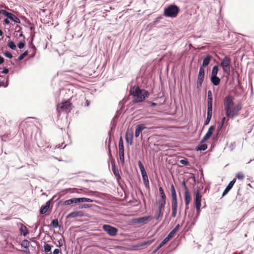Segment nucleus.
I'll list each match as a JSON object with an SVG mask.
<instances>
[{
  "mask_svg": "<svg viewBox=\"0 0 254 254\" xmlns=\"http://www.w3.org/2000/svg\"><path fill=\"white\" fill-rule=\"evenodd\" d=\"M234 98L231 95L226 96L223 101L224 108L227 117L234 119L237 117V112L234 113Z\"/></svg>",
  "mask_w": 254,
  "mask_h": 254,
  "instance_id": "f257e3e1",
  "label": "nucleus"
},
{
  "mask_svg": "<svg viewBox=\"0 0 254 254\" xmlns=\"http://www.w3.org/2000/svg\"><path fill=\"white\" fill-rule=\"evenodd\" d=\"M130 94L133 96V103L142 102L149 96V93L147 90L140 89L138 86H133L130 89Z\"/></svg>",
  "mask_w": 254,
  "mask_h": 254,
  "instance_id": "f03ea898",
  "label": "nucleus"
},
{
  "mask_svg": "<svg viewBox=\"0 0 254 254\" xmlns=\"http://www.w3.org/2000/svg\"><path fill=\"white\" fill-rule=\"evenodd\" d=\"M171 192L172 197V216L175 217L177 215L178 203L177 194L175 187L173 185L171 186Z\"/></svg>",
  "mask_w": 254,
  "mask_h": 254,
  "instance_id": "7ed1b4c3",
  "label": "nucleus"
},
{
  "mask_svg": "<svg viewBox=\"0 0 254 254\" xmlns=\"http://www.w3.org/2000/svg\"><path fill=\"white\" fill-rule=\"evenodd\" d=\"M179 11V7L176 5H170L164 10V15L167 17H176Z\"/></svg>",
  "mask_w": 254,
  "mask_h": 254,
  "instance_id": "20e7f679",
  "label": "nucleus"
},
{
  "mask_svg": "<svg viewBox=\"0 0 254 254\" xmlns=\"http://www.w3.org/2000/svg\"><path fill=\"white\" fill-rule=\"evenodd\" d=\"M231 62L230 58L226 56L221 61L220 63V66L222 67L223 72L227 75H229L230 74Z\"/></svg>",
  "mask_w": 254,
  "mask_h": 254,
  "instance_id": "39448f33",
  "label": "nucleus"
},
{
  "mask_svg": "<svg viewBox=\"0 0 254 254\" xmlns=\"http://www.w3.org/2000/svg\"><path fill=\"white\" fill-rule=\"evenodd\" d=\"M70 106V102L66 101L59 104L57 106V110L59 113L64 112L66 113H68L71 111Z\"/></svg>",
  "mask_w": 254,
  "mask_h": 254,
  "instance_id": "423d86ee",
  "label": "nucleus"
},
{
  "mask_svg": "<svg viewBox=\"0 0 254 254\" xmlns=\"http://www.w3.org/2000/svg\"><path fill=\"white\" fill-rule=\"evenodd\" d=\"M102 228L111 236H115L117 234L118 229L111 225L105 224Z\"/></svg>",
  "mask_w": 254,
  "mask_h": 254,
  "instance_id": "0eeeda50",
  "label": "nucleus"
},
{
  "mask_svg": "<svg viewBox=\"0 0 254 254\" xmlns=\"http://www.w3.org/2000/svg\"><path fill=\"white\" fill-rule=\"evenodd\" d=\"M201 195H200L198 190H197L194 197V204L197 214L200 212L201 206Z\"/></svg>",
  "mask_w": 254,
  "mask_h": 254,
  "instance_id": "6e6552de",
  "label": "nucleus"
},
{
  "mask_svg": "<svg viewBox=\"0 0 254 254\" xmlns=\"http://www.w3.org/2000/svg\"><path fill=\"white\" fill-rule=\"evenodd\" d=\"M152 219L151 216H144L137 218H135L132 220V223L134 224H145L147 221Z\"/></svg>",
  "mask_w": 254,
  "mask_h": 254,
  "instance_id": "1a4fd4ad",
  "label": "nucleus"
},
{
  "mask_svg": "<svg viewBox=\"0 0 254 254\" xmlns=\"http://www.w3.org/2000/svg\"><path fill=\"white\" fill-rule=\"evenodd\" d=\"M214 129V127L213 126H210L209 127L207 132H206V133L205 134V135H204V136L203 137V138L202 139V142H204L206 141L207 140H208L210 137V136H211V135L213 133Z\"/></svg>",
  "mask_w": 254,
  "mask_h": 254,
  "instance_id": "9d476101",
  "label": "nucleus"
},
{
  "mask_svg": "<svg viewBox=\"0 0 254 254\" xmlns=\"http://www.w3.org/2000/svg\"><path fill=\"white\" fill-rule=\"evenodd\" d=\"M236 181V179L235 178L233 180H232L226 187L224 191L223 192L222 196H224L228 193L229 190L232 188L234 184Z\"/></svg>",
  "mask_w": 254,
  "mask_h": 254,
  "instance_id": "9b49d317",
  "label": "nucleus"
},
{
  "mask_svg": "<svg viewBox=\"0 0 254 254\" xmlns=\"http://www.w3.org/2000/svg\"><path fill=\"white\" fill-rule=\"evenodd\" d=\"M191 200V197L189 193V191L187 187H185V203L186 205H188Z\"/></svg>",
  "mask_w": 254,
  "mask_h": 254,
  "instance_id": "f8f14e48",
  "label": "nucleus"
},
{
  "mask_svg": "<svg viewBox=\"0 0 254 254\" xmlns=\"http://www.w3.org/2000/svg\"><path fill=\"white\" fill-rule=\"evenodd\" d=\"M146 128L145 125L139 124L138 125L135 130V136L137 137L139 136L140 132Z\"/></svg>",
  "mask_w": 254,
  "mask_h": 254,
  "instance_id": "ddd939ff",
  "label": "nucleus"
},
{
  "mask_svg": "<svg viewBox=\"0 0 254 254\" xmlns=\"http://www.w3.org/2000/svg\"><path fill=\"white\" fill-rule=\"evenodd\" d=\"M83 213L81 211H74L70 213L66 216L67 218H75L77 217H81Z\"/></svg>",
  "mask_w": 254,
  "mask_h": 254,
  "instance_id": "4468645a",
  "label": "nucleus"
},
{
  "mask_svg": "<svg viewBox=\"0 0 254 254\" xmlns=\"http://www.w3.org/2000/svg\"><path fill=\"white\" fill-rule=\"evenodd\" d=\"M112 171L114 174V175L116 177V179L117 180H119L121 177L119 174V171L118 169L115 166V162L112 163Z\"/></svg>",
  "mask_w": 254,
  "mask_h": 254,
  "instance_id": "2eb2a0df",
  "label": "nucleus"
},
{
  "mask_svg": "<svg viewBox=\"0 0 254 254\" xmlns=\"http://www.w3.org/2000/svg\"><path fill=\"white\" fill-rule=\"evenodd\" d=\"M180 227V225L178 224L168 235V236L166 237L168 240H170L171 238H172L176 232L178 231L179 228Z\"/></svg>",
  "mask_w": 254,
  "mask_h": 254,
  "instance_id": "dca6fc26",
  "label": "nucleus"
},
{
  "mask_svg": "<svg viewBox=\"0 0 254 254\" xmlns=\"http://www.w3.org/2000/svg\"><path fill=\"white\" fill-rule=\"evenodd\" d=\"M133 139V133L132 132H127L126 134V140L127 142L130 145L132 144Z\"/></svg>",
  "mask_w": 254,
  "mask_h": 254,
  "instance_id": "f3484780",
  "label": "nucleus"
},
{
  "mask_svg": "<svg viewBox=\"0 0 254 254\" xmlns=\"http://www.w3.org/2000/svg\"><path fill=\"white\" fill-rule=\"evenodd\" d=\"M212 57L210 55H207L203 60L202 62V67L206 66L208 65L210 63V60H211Z\"/></svg>",
  "mask_w": 254,
  "mask_h": 254,
  "instance_id": "a211bd4d",
  "label": "nucleus"
},
{
  "mask_svg": "<svg viewBox=\"0 0 254 254\" xmlns=\"http://www.w3.org/2000/svg\"><path fill=\"white\" fill-rule=\"evenodd\" d=\"M210 80L213 85L215 86L219 85L220 82V78L217 76H211Z\"/></svg>",
  "mask_w": 254,
  "mask_h": 254,
  "instance_id": "6ab92c4d",
  "label": "nucleus"
},
{
  "mask_svg": "<svg viewBox=\"0 0 254 254\" xmlns=\"http://www.w3.org/2000/svg\"><path fill=\"white\" fill-rule=\"evenodd\" d=\"M204 76L198 75L196 83V87L197 89H199L201 87L202 82L204 80Z\"/></svg>",
  "mask_w": 254,
  "mask_h": 254,
  "instance_id": "aec40b11",
  "label": "nucleus"
},
{
  "mask_svg": "<svg viewBox=\"0 0 254 254\" xmlns=\"http://www.w3.org/2000/svg\"><path fill=\"white\" fill-rule=\"evenodd\" d=\"M50 206V202L48 201L47 202L46 204L44 206H42L40 210V213L41 214H45L48 210Z\"/></svg>",
  "mask_w": 254,
  "mask_h": 254,
  "instance_id": "412c9836",
  "label": "nucleus"
},
{
  "mask_svg": "<svg viewBox=\"0 0 254 254\" xmlns=\"http://www.w3.org/2000/svg\"><path fill=\"white\" fill-rule=\"evenodd\" d=\"M157 203L158 205V209L164 210L166 204V199H160L157 201Z\"/></svg>",
  "mask_w": 254,
  "mask_h": 254,
  "instance_id": "4be33fe9",
  "label": "nucleus"
},
{
  "mask_svg": "<svg viewBox=\"0 0 254 254\" xmlns=\"http://www.w3.org/2000/svg\"><path fill=\"white\" fill-rule=\"evenodd\" d=\"M19 231L20 232V234L24 236H26L28 233L27 227L23 225H21L19 229Z\"/></svg>",
  "mask_w": 254,
  "mask_h": 254,
  "instance_id": "5701e85b",
  "label": "nucleus"
},
{
  "mask_svg": "<svg viewBox=\"0 0 254 254\" xmlns=\"http://www.w3.org/2000/svg\"><path fill=\"white\" fill-rule=\"evenodd\" d=\"M119 153H124V142L122 137H121L119 142Z\"/></svg>",
  "mask_w": 254,
  "mask_h": 254,
  "instance_id": "b1692460",
  "label": "nucleus"
},
{
  "mask_svg": "<svg viewBox=\"0 0 254 254\" xmlns=\"http://www.w3.org/2000/svg\"><path fill=\"white\" fill-rule=\"evenodd\" d=\"M207 148V145L206 144L203 143L202 141L200 144L198 145V146L196 148V150L198 151H204Z\"/></svg>",
  "mask_w": 254,
  "mask_h": 254,
  "instance_id": "393cba45",
  "label": "nucleus"
},
{
  "mask_svg": "<svg viewBox=\"0 0 254 254\" xmlns=\"http://www.w3.org/2000/svg\"><path fill=\"white\" fill-rule=\"evenodd\" d=\"M141 175H142V180H143V183H144L145 186L146 187H149V180L148 179V176L147 175V174L146 173L143 174H142Z\"/></svg>",
  "mask_w": 254,
  "mask_h": 254,
  "instance_id": "a878e982",
  "label": "nucleus"
},
{
  "mask_svg": "<svg viewBox=\"0 0 254 254\" xmlns=\"http://www.w3.org/2000/svg\"><path fill=\"white\" fill-rule=\"evenodd\" d=\"M163 215V210L158 209L156 212V215L155 218L157 220L159 221L160 218L162 217Z\"/></svg>",
  "mask_w": 254,
  "mask_h": 254,
  "instance_id": "bb28decb",
  "label": "nucleus"
},
{
  "mask_svg": "<svg viewBox=\"0 0 254 254\" xmlns=\"http://www.w3.org/2000/svg\"><path fill=\"white\" fill-rule=\"evenodd\" d=\"M168 241H169V240H168L166 238H165L161 243L160 244L157 246L156 250L154 251V253H156L157 251H158L163 245H164Z\"/></svg>",
  "mask_w": 254,
  "mask_h": 254,
  "instance_id": "cd10ccee",
  "label": "nucleus"
},
{
  "mask_svg": "<svg viewBox=\"0 0 254 254\" xmlns=\"http://www.w3.org/2000/svg\"><path fill=\"white\" fill-rule=\"evenodd\" d=\"M153 241H154L153 239L144 241V242H141V243L138 244V246L139 247H143V246H145L146 245H149L151 244L153 242Z\"/></svg>",
  "mask_w": 254,
  "mask_h": 254,
  "instance_id": "c85d7f7f",
  "label": "nucleus"
},
{
  "mask_svg": "<svg viewBox=\"0 0 254 254\" xmlns=\"http://www.w3.org/2000/svg\"><path fill=\"white\" fill-rule=\"evenodd\" d=\"M72 203H77L76 198H73L71 199H69L66 200L64 201V204L66 205H69Z\"/></svg>",
  "mask_w": 254,
  "mask_h": 254,
  "instance_id": "c756f323",
  "label": "nucleus"
},
{
  "mask_svg": "<svg viewBox=\"0 0 254 254\" xmlns=\"http://www.w3.org/2000/svg\"><path fill=\"white\" fill-rule=\"evenodd\" d=\"M218 71V65H215L212 68L211 76H217Z\"/></svg>",
  "mask_w": 254,
  "mask_h": 254,
  "instance_id": "7c9ffc66",
  "label": "nucleus"
},
{
  "mask_svg": "<svg viewBox=\"0 0 254 254\" xmlns=\"http://www.w3.org/2000/svg\"><path fill=\"white\" fill-rule=\"evenodd\" d=\"M30 243L27 240H24L22 241L21 246L22 247L24 248L25 249H28V247L29 246Z\"/></svg>",
  "mask_w": 254,
  "mask_h": 254,
  "instance_id": "2f4dec72",
  "label": "nucleus"
},
{
  "mask_svg": "<svg viewBox=\"0 0 254 254\" xmlns=\"http://www.w3.org/2000/svg\"><path fill=\"white\" fill-rule=\"evenodd\" d=\"M138 167L140 169L141 175L146 173L145 168L140 161H139L138 162Z\"/></svg>",
  "mask_w": 254,
  "mask_h": 254,
  "instance_id": "473e14b6",
  "label": "nucleus"
},
{
  "mask_svg": "<svg viewBox=\"0 0 254 254\" xmlns=\"http://www.w3.org/2000/svg\"><path fill=\"white\" fill-rule=\"evenodd\" d=\"M138 167L140 169L141 175L146 173L145 168L140 161H139L138 162Z\"/></svg>",
  "mask_w": 254,
  "mask_h": 254,
  "instance_id": "72a5a7b5",
  "label": "nucleus"
},
{
  "mask_svg": "<svg viewBox=\"0 0 254 254\" xmlns=\"http://www.w3.org/2000/svg\"><path fill=\"white\" fill-rule=\"evenodd\" d=\"M159 193L161 196L160 199H166V195L162 187L159 188Z\"/></svg>",
  "mask_w": 254,
  "mask_h": 254,
  "instance_id": "f704fd0d",
  "label": "nucleus"
},
{
  "mask_svg": "<svg viewBox=\"0 0 254 254\" xmlns=\"http://www.w3.org/2000/svg\"><path fill=\"white\" fill-rule=\"evenodd\" d=\"M7 46L12 50H15L16 48L15 43L11 41H9L8 42Z\"/></svg>",
  "mask_w": 254,
  "mask_h": 254,
  "instance_id": "c9c22d12",
  "label": "nucleus"
},
{
  "mask_svg": "<svg viewBox=\"0 0 254 254\" xmlns=\"http://www.w3.org/2000/svg\"><path fill=\"white\" fill-rule=\"evenodd\" d=\"M10 19L16 23H20V19L13 14H12L11 18H10Z\"/></svg>",
  "mask_w": 254,
  "mask_h": 254,
  "instance_id": "e433bc0d",
  "label": "nucleus"
},
{
  "mask_svg": "<svg viewBox=\"0 0 254 254\" xmlns=\"http://www.w3.org/2000/svg\"><path fill=\"white\" fill-rule=\"evenodd\" d=\"M1 12H2V14L6 16L9 19H10V18H11V16L12 14V13H9L4 9H1Z\"/></svg>",
  "mask_w": 254,
  "mask_h": 254,
  "instance_id": "4c0bfd02",
  "label": "nucleus"
},
{
  "mask_svg": "<svg viewBox=\"0 0 254 254\" xmlns=\"http://www.w3.org/2000/svg\"><path fill=\"white\" fill-rule=\"evenodd\" d=\"M44 251L46 253L50 252L51 250V247L49 244H45L44 246Z\"/></svg>",
  "mask_w": 254,
  "mask_h": 254,
  "instance_id": "58836bf2",
  "label": "nucleus"
},
{
  "mask_svg": "<svg viewBox=\"0 0 254 254\" xmlns=\"http://www.w3.org/2000/svg\"><path fill=\"white\" fill-rule=\"evenodd\" d=\"M52 225L54 228H57L59 226V221L57 219H54L52 222Z\"/></svg>",
  "mask_w": 254,
  "mask_h": 254,
  "instance_id": "ea45409f",
  "label": "nucleus"
},
{
  "mask_svg": "<svg viewBox=\"0 0 254 254\" xmlns=\"http://www.w3.org/2000/svg\"><path fill=\"white\" fill-rule=\"evenodd\" d=\"M212 105H207V115L212 116Z\"/></svg>",
  "mask_w": 254,
  "mask_h": 254,
  "instance_id": "a19ab883",
  "label": "nucleus"
},
{
  "mask_svg": "<svg viewBox=\"0 0 254 254\" xmlns=\"http://www.w3.org/2000/svg\"><path fill=\"white\" fill-rule=\"evenodd\" d=\"M242 106L241 105H237L235 107L234 113L237 112V116L239 115V111L241 110Z\"/></svg>",
  "mask_w": 254,
  "mask_h": 254,
  "instance_id": "79ce46f5",
  "label": "nucleus"
},
{
  "mask_svg": "<svg viewBox=\"0 0 254 254\" xmlns=\"http://www.w3.org/2000/svg\"><path fill=\"white\" fill-rule=\"evenodd\" d=\"M242 106L241 105H237L235 107L234 113L237 112V116L239 115V111L241 110Z\"/></svg>",
  "mask_w": 254,
  "mask_h": 254,
  "instance_id": "37998d69",
  "label": "nucleus"
},
{
  "mask_svg": "<svg viewBox=\"0 0 254 254\" xmlns=\"http://www.w3.org/2000/svg\"><path fill=\"white\" fill-rule=\"evenodd\" d=\"M28 51H25L23 54L20 55L18 57V60L21 61L23 60L27 55H28Z\"/></svg>",
  "mask_w": 254,
  "mask_h": 254,
  "instance_id": "c03bdc74",
  "label": "nucleus"
},
{
  "mask_svg": "<svg viewBox=\"0 0 254 254\" xmlns=\"http://www.w3.org/2000/svg\"><path fill=\"white\" fill-rule=\"evenodd\" d=\"M236 177L238 180H243L245 176L243 173L239 172L237 174Z\"/></svg>",
  "mask_w": 254,
  "mask_h": 254,
  "instance_id": "a18cd8bd",
  "label": "nucleus"
},
{
  "mask_svg": "<svg viewBox=\"0 0 254 254\" xmlns=\"http://www.w3.org/2000/svg\"><path fill=\"white\" fill-rule=\"evenodd\" d=\"M204 72H205L204 69L203 68V67L202 66H201L199 69L198 75L204 76Z\"/></svg>",
  "mask_w": 254,
  "mask_h": 254,
  "instance_id": "49530a36",
  "label": "nucleus"
},
{
  "mask_svg": "<svg viewBox=\"0 0 254 254\" xmlns=\"http://www.w3.org/2000/svg\"><path fill=\"white\" fill-rule=\"evenodd\" d=\"M76 203L79 202H86V197H80V198H76Z\"/></svg>",
  "mask_w": 254,
  "mask_h": 254,
  "instance_id": "de8ad7c7",
  "label": "nucleus"
},
{
  "mask_svg": "<svg viewBox=\"0 0 254 254\" xmlns=\"http://www.w3.org/2000/svg\"><path fill=\"white\" fill-rule=\"evenodd\" d=\"M120 160L122 164L125 163L124 153H119Z\"/></svg>",
  "mask_w": 254,
  "mask_h": 254,
  "instance_id": "09e8293b",
  "label": "nucleus"
},
{
  "mask_svg": "<svg viewBox=\"0 0 254 254\" xmlns=\"http://www.w3.org/2000/svg\"><path fill=\"white\" fill-rule=\"evenodd\" d=\"M225 121H226V118L225 117L222 118L221 123L219 125L218 128L219 129H220L222 128V127H223Z\"/></svg>",
  "mask_w": 254,
  "mask_h": 254,
  "instance_id": "8fccbe9b",
  "label": "nucleus"
},
{
  "mask_svg": "<svg viewBox=\"0 0 254 254\" xmlns=\"http://www.w3.org/2000/svg\"><path fill=\"white\" fill-rule=\"evenodd\" d=\"M3 55H4L5 57H7V58H9V59H11V58H12V55H11V54L10 53V52H8V51H6V52H4V53H3Z\"/></svg>",
  "mask_w": 254,
  "mask_h": 254,
  "instance_id": "3c124183",
  "label": "nucleus"
},
{
  "mask_svg": "<svg viewBox=\"0 0 254 254\" xmlns=\"http://www.w3.org/2000/svg\"><path fill=\"white\" fill-rule=\"evenodd\" d=\"M212 116L207 115V118L205 121L204 125H206L209 124L211 119Z\"/></svg>",
  "mask_w": 254,
  "mask_h": 254,
  "instance_id": "603ef678",
  "label": "nucleus"
},
{
  "mask_svg": "<svg viewBox=\"0 0 254 254\" xmlns=\"http://www.w3.org/2000/svg\"><path fill=\"white\" fill-rule=\"evenodd\" d=\"M180 162L181 164L184 165H189V162L187 159H183L180 161Z\"/></svg>",
  "mask_w": 254,
  "mask_h": 254,
  "instance_id": "864d4df0",
  "label": "nucleus"
},
{
  "mask_svg": "<svg viewBox=\"0 0 254 254\" xmlns=\"http://www.w3.org/2000/svg\"><path fill=\"white\" fill-rule=\"evenodd\" d=\"M212 97H207V105H212Z\"/></svg>",
  "mask_w": 254,
  "mask_h": 254,
  "instance_id": "5fc2aeb1",
  "label": "nucleus"
},
{
  "mask_svg": "<svg viewBox=\"0 0 254 254\" xmlns=\"http://www.w3.org/2000/svg\"><path fill=\"white\" fill-rule=\"evenodd\" d=\"M19 49H22L25 46V43L24 42H20L17 45Z\"/></svg>",
  "mask_w": 254,
  "mask_h": 254,
  "instance_id": "6e6d98bb",
  "label": "nucleus"
},
{
  "mask_svg": "<svg viewBox=\"0 0 254 254\" xmlns=\"http://www.w3.org/2000/svg\"><path fill=\"white\" fill-rule=\"evenodd\" d=\"M92 206L91 204H84L82 205L80 207L81 208H90Z\"/></svg>",
  "mask_w": 254,
  "mask_h": 254,
  "instance_id": "4d7b16f0",
  "label": "nucleus"
},
{
  "mask_svg": "<svg viewBox=\"0 0 254 254\" xmlns=\"http://www.w3.org/2000/svg\"><path fill=\"white\" fill-rule=\"evenodd\" d=\"M8 69L6 68H4L3 70L1 71L2 73L6 74L8 72Z\"/></svg>",
  "mask_w": 254,
  "mask_h": 254,
  "instance_id": "13d9d810",
  "label": "nucleus"
},
{
  "mask_svg": "<svg viewBox=\"0 0 254 254\" xmlns=\"http://www.w3.org/2000/svg\"><path fill=\"white\" fill-rule=\"evenodd\" d=\"M60 252L59 249H56L53 252V254H59Z\"/></svg>",
  "mask_w": 254,
  "mask_h": 254,
  "instance_id": "bf43d9fd",
  "label": "nucleus"
},
{
  "mask_svg": "<svg viewBox=\"0 0 254 254\" xmlns=\"http://www.w3.org/2000/svg\"><path fill=\"white\" fill-rule=\"evenodd\" d=\"M207 97H212V92L210 90L208 91Z\"/></svg>",
  "mask_w": 254,
  "mask_h": 254,
  "instance_id": "052dcab7",
  "label": "nucleus"
},
{
  "mask_svg": "<svg viewBox=\"0 0 254 254\" xmlns=\"http://www.w3.org/2000/svg\"><path fill=\"white\" fill-rule=\"evenodd\" d=\"M3 23L5 24H9V21L7 18L3 20Z\"/></svg>",
  "mask_w": 254,
  "mask_h": 254,
  "instance_id": "680f3d73",
  "label": "nucleus"
},
{
  "mask_svg": "<svg viewBox=\"0 0 254 254\" xmlns=\"http://www.w3.org/2000/svg\"><path fill=\"white\" fill-rule=\"evenodd\" d=\"M94 200L88 198H86V202H94Z\"/></svg>",
  "mask_w": 254,
  "mask_h": 254,
  "instance_id": "e2e57ef3",
  "label": "nucleus"
},
{
  "mask_svg": "<svg viewBox=\"0 0 254 254\" xmlns=\"http://www.w3.org/2000/svg\"><path fill=\"white\" fill-rule=\"evenodd\" d=\"M4 62V59L2 57L0 56V64H2Z\"/></svg>",
  "mask_w": 254,
  "mask_h": 254,
  "instance_id": "0e129e2a",
  "label": "nucleus"
},
{
  "mask_svg": "<svg viewBox=\"0 0 254 254\" xmlns=\"http://www.w3.org/2000/svg\"><path fill=\"white\" fill-rule=\"evenodd\" d=\"M156 105H157V104L155 103H154V102H151V106H152V107L156 106Z\"/></svg>",
  "mask_w": 254,
  "mask_h": 254,
  "instance_id": "69168bd1",
  "label": "nucleus"
},
{
  "mask_svg": "<svg viewBox=\"0 0 254 254\" xmlns=\"http://www.w3.org/2000/svg\"><path fill=\"white\" fill-rule=\"evenodd\" d=\"M3 35V32L0 29V36H2Z\"/></svg>",
  "mask_w": 254,
  "mask_h": 254,
  "instance_id": "338daca9",
  "label": "nucleus"
},
{
  "mask_svg": "<svg viewBox=\"0 0 254 254\" xmlns=\"http://www.w3.org/2000/svg\"><path fill=\"white\" fill-rule=\"evenodd\" d=\"M159 19H160V18H159V17L156 18V20L154 21V23H155L156 22H157L159 20Z\"/></svg>",
  "mask_w": 254,
  "mask_h": 254,
  "instance_id": "774afa93",
  "label": "nucleus"
}]
</instances>
